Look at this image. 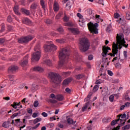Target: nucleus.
Masks as SVG:
<instances>
[{"mask_svg": "<svg viewBox=\"0 0 130 130\" xmlns=\"http://www.w3.org/2000/svg\"><path fill=\"white\" fill-rule=\"evenodd\" d=\"M109 50H111L110 47H107L106 46H103V52L102 53V55L103 56V57H106Z\"/></svg>", "mask_w": 130, "mask_h": 130, "instance_id": "nucleus-10", "label": "nucleus"}, {"mask_svg": "<svg viewBox=\"0 0 130 130\" xmlns=\"http://www.w3.org/2000/svg\"><path fill=\"white\" fill-rule=\"evenodd\" d=\"M126 117V114L125 113L123 114L122 115H119V119L121 118V119H123V118H125Z\"/></svg>", "mask_w": 130, "mask_h": 130, "instance_id": "nucleus-44", "label": "nucleus"}, {"mask_svg": "<svg viewBox=\"0 0 130 130\" xmlns=\"http://www.w3.org/2000/svg\"><path fill=\"white\" fill-rule=\"evenodd\" d=\"M116 40L117 44H119V49H121V48H122V46L125 47V48H127L128 47V44H126V42H125L124 36L122 33L117 34Z\"/></svg>", "mask_w": 130, "mask_h": 130, "instance_id": "nucleus-2", "label": "nucleus"}, {"mask_svg": "<svg viewBox=\"0 0 130 130\" xmlns=\"http://www.w3.org/2000/svg\"><path fill=\"white\" fill-rule=\"evenodd\" d=\"M39 105V103L38 102V101H35L34 103V107H38Z\"/></svg>", "mask_w": 130, "mask_h": 130, "instance_id": "nucleus-48", "label": "nucleus"}, {"mask_svg": "<svg viewBox=\"0 0 130 130\" xmlns=\"http://www.w3.org/2000/svg\"><path fill=\"white\" fill-rule=\"evenodd\" d=\"M45 23L46 24L49 25V24H51V23H52V21L50 19H46Z\"/></svg>", "mask_w": 130, "mask_h": 130, "instance_id": "nucleus-51", "label": "nucleus"}, {"mask_svg": "<svg viewBox=\"0 0 130 130\" xmlns=\"http://www.w3.org/2000/svg\"><path fill=\"white\" fill-rule=\"evenodd\" d=\"M85 78V75L84 74H79L75 75V79L76 80H81V79H84Z\"/></svg>", "mask_w": 130, "mask_h": 130, "instance_id": "nucleus-20", "label": "nucleus"}, {"mask_svg": "<svg viewBox=\"0 0 130 130\" xmlns=\"http://www.w3.org/2000/svg\"><path fill=\"white\" fill-rule=\"evenodd\" d=\"M69 56H70V53L67 48H63L60 50L59 53V58L60 60L58 63L59 68L62 67L66 62H68Z\"/></svg>", "mask_w": 130, "mask_h": 130, "instance_id": "nucleus-1", "label": "nucleus"}, {"mask_svg": "<svg viewBox=\"0 0 130 130\" xmlns=\"http://www.w3.org/2000/svg\"><path fill=\"white\" fill-rule=\"evenodd\" d=\"M50 98H52V99H56V95H55L54 93H51L50 94Z\"/></svg>", "mask_w": 130, "mask_h": 130, "instance_id": "nucleus-55", "label": "nucleus"}, {"mask_svg": "<svg viewBox=\"0 0 130 130\" xmlns=\"http://www.w3.org/2000/svg\"><path fill=\"white\" fill-rule=\"evenodd\" d=\"M126 20H130V12H127L126 13Z\"/></svg>", "mask_w": 130, "mask_h": 130, "instance_id": "nucleus-46", "label": "nucleus"}, {"mask_svg": "<svg viewBox=\"0 0 130 130\" xmlns=\"http://www.w3.org/2000/svg\"><path fill=\"white\" fill-rule=\"evenodd\" d=\"M108 74L109 75V76H113V72H112V71L110 70H108Z\"/></svg>", "mask_w": 130, "mask_h": 130, "instance_id": "nucleus-59", "label": "nucleus"}, {"mask_svg": "<svg viewBox=\"0 0 130 130\" xmlns=\"http://www.w3.org/2000/svg\"><path fill=\"white\" fill-rule=\"evenodd\" d=\"M45 63H46V64L49 67H52L53 66L52 62L50 60H46L45 61Z\"/></svg>", "mask_w": 130, "mask_h": 130, "instance_id": "nucleus-31", "label": "nucleus"}, {"mask_svg": "<svg viewBox=\"0 0 130 130\" xmlns=\"http://www.w3.org/2000/svg\"><path fill=\"white\" fill-rule=\"evenodd\" d=\"M82 70V68L81 67H77L75 69V72L77 73V72H80Z\"/></svg>", "mask_w": 130, "mask_h": 130, "instance_id": "nucleus-62", "label": "nucleus"}, {"mask_svg": "<svg viewBox=\"0 0 130 130\" xmlns=\"http://www.w3.org/2000/svg\"><path fill=\"white\" fill-rule=\"evenodd\" d=\"M33 37L31 36H28L25 37L21 38L18 40V42L19 43H26L29 42V41H31Z\"/></svg>", "mask_w": 130, "mask_h": 130, "instance_id": "nucleus-9", "label": "nucleus"}, {"mask_svg": "<svg viewBox=\"0 0 130 130\" xmlns=\"http://www.w3.org/2000/svg\"><path fill=\"white\" fill-rule=\"evenodd\" d=\"M102 121L103 123H108V122H110V118L105 117L103 119Z\"/></svg>", "mask_w": 130, "mask_h": 130, "instance_id": "nucleus-29", "label": "nucleus"}, {"mask_svg": "<svg viewBox=\"0 0 130 130\" xmlns=\"http://www.w3.org/2000/svg\"><path fill=\"white\" fill-rule=\"evenodd\" d=\"M115 67H116V68H117V69H121V64H120V63H116L115 64Z\"/></svg>", "mask_w": 130, "mask_h": 130, "instance_id": "nucleus-49", "label": "nucleus"}, {"mask_svg": "<svg viewBox=\"0 0 130 130\" xmlns=\"http://www.w3.org/2000/svg\"><path fill=\"white\" fill-rule=\"evenodd\" d=\"M85 13L86 15H88V16H90L93 14V11L92 9H87L85 10Z\"/></svg>", "mask_w": 130, "mask_h": 130, "instance_id": "nucleus-30", "label": "nucleus"}, {"mask_svg": "<svg viewBox=\"0 0 130 130\" xmlns=\"http://www.w3.org/2000/svg\"><path fill=\"white\" fill-rule=\"evenodd\" d=\"M40 5L42 8L44 10V11H45V9H46V6L45 4V1H44V0H41L40 1Z\"/></svg>", "mask_w": 130, "mask_h": 130, "instance_id": "nucleus-24", "label": "nucleus"}, {"mask_svg": "<svg viewBox=\"0 0 130 130\" xmlns=\"http://www.w3.org/2000/svg\"><path fill=\"white\" fill-rule=\"evenodd\" d=\"M109 101L110 102H113L114 100V95L112 94V95H111L109 98Z\"/></svg>", "mask_w": 130, "mask_h": 130, "instance_id": "nucleus-43", "label": "nucleus"}, {"mask_svg": "<svg viewBox=\"0 0 130 130\" xmlns=\"http://www.w3.org/2000/svg\"><path fill=\"white\" fill-rule=\"evenodd\" d=\"M22 22L23 24H26V25H29L32 23L30 20L27 18H23L22 19Z\"/></svg>", "mask_w": 130, "mask_h": 130, "instance_id": "nucleus-19", "label": "nucleus"}, {"mask_svg": "<svg viewBox=\"0 0 130 130\" xmlns=\"http://www.w3.org/2000/svg\"><path fill=\"white\" fill-rule=\"evenodd\" d=\"M14 11L16 15H20V13H19V11L18 10V6H15L14 7Z\"/></svg>", "mask_w": 130, "mask_h": 130, "instance_id": "nucleus-38", "label": "nucleus"}, {"mask_svg": "<svg viewBox=\"0 0 130 130\" xmlns=\"http://www.w3.org/2000/svg\"><path fill=\"white\" fill-rule=\"evenodd\" d=\"M65 91L67 93H68L70 94V93H71V92H72V90H71V89H70L69 87H67L65 89Z\"/></svg>", "mask_w": 130, "mask_h": 130, "instance_id": "nucleus-54", "label": "nucleus"}, {"mask_svg": "<svg viewBox=\"0 0 130 130\" xmlns=\"http://www.w3.org/2000/svg\"><path fill=\"white\" fill-rule=\"evenodd\" d=\"M44 48L46 52H50L51 50H56V49H57V47L53 44L45 45L44 46Z\"/></svg>", "mask_w": 130, "mask_h": 130, "instance_id": "nucleus-7", "label": "nucleus"}, {"mask_svg": "<svg viewBox=\"0 0 130 130\" xmlns=\"http://www.w3.org/2000/svg\"><path fill=\"white\" fill-rule=\"evenodd\" d=\"M80 50L83 52L87 51L90 47V43H89L88 39L86 38H82L80 39Z\"/></svg>", "mask_w": 130, "mask_h": 130, "instance_id": "nucleus-3", "label": "nucleus"}, {"mask_svg": "<svg viewBox=\"0 0 130 130\" xmlns=\"http://www.w3.org/2000/svg\"><path fill=\"white\" fill-rule=\"evenodd\" d=\"M77 17H78V18H79V19H83V15H82L81 13H77Z\"/></svg>", "mask_w": 130, "mask_h": 130, "instance_id": "nucleus-61", "label": "nucleus"}, {"mask_svg": "<svg viewBox=\"0 0 130 130\" xmlns=\"http://www.w3.org/2000/svg\"><path fill=\"white\" fill-rule=\"evenodd\" d=\"M68 30L73 33L74 35H78V34H80V30H79V29L76 28H68Z\"/></svg>", "mask_w": 130, "mask_h": 130, "instance_id": "nucleus-12", "label": "nucleus"}, {"mask_svg": "<svg viewBox=\"0 0 130 130\" xmlns=\"http://www.w3.org/2000/svg\"><path fill=\"white\" fill-rule=\"evenodd\" d=\"M19 116H21V111L13 114L11 117L12 119H14L15 117H19Z\"/></svg>", "mask_w": 130, "mask_h": 130, "instance_id": "nucleus-22", "label": "nucleus"}, {"mask_svg": "<svg viewBox=\"0 0 130 130\" xmlns=\"http://www.w3.org/2000/svg\"><path fill=\"white\" fill-rule=\"evenodd\" d=\"M11 106H12L14 109H17V110H19L20 108H22V105H20V107L18 106V103L17 102H14L13 104H11Z\"/></svg>", "mask_w": 130, "mask_h": 130, "instance_id": "nucleus-17", "label": "nucleus"}, {"mask_svg": "<svg viewBox=\"0 0 130 130\" xmlns=\"http://www.w3.org/2000/svg\"><path fill=\"white\" fill-rule=\"evenodd\" d=\"M88 30L91 33H94V34H98V26L99 24L98 23H93L92 22H90L87 24Z\"/></svg>", "mask_w": 130, "mask_h": 130, "instance_id": "nucleus-6", "label": "nucleus"}, {"mask_svg": "<svg viewBox=\"0 0 130 130\" xmlns=\"http://www.w3.org/2000/svg\"><path fill=\"white\" fill-rule=\"evenodd\" d=\"M67 122L69 124H75L76 123V121H74V120L72 118H68L67 119Z\"/></svg>", "mask_w": 130, "mask_h": 130, "instance_id": "nucleus-28", "label": "nucleus"}, {"mask_svg": "<svg viewBox=\"0 0 130 130\" xmlns=\"http://www.w3.org/2000/svg\"><path fill=\"white\" fill-rule=\"evenodd\" d=\"M98 89H99V86H98V85H96L93 87L92 91L94 92V93H95V92L98 91Z\"/></svg>", "mask_w": 130, "mask_h": 130, "instance_id": "nucleus-40", "label": "nucleus"}, {"mask_svg": "<svg viewBox=\"0 0 130 130\" xmlns=\"http://www.w3.org/2000/svg\"><path fill=\"white\" fill-rule=\"evenodd\" d=\"M10 124V122H5L3 124V127H6V128L7 127H9V124Z\"/></svg>", "mask_w": 130, "mask_h": 130, "instance_id": "nucleus-39", "label": "nucleus"}, {"mask_svg": "<svg viewBox=\"0 0 130 130\" xmlns=\"http://www.w3.org/2000/svg\"><path fill=\"white\" fill-rule=\"evenodd\" d=\"M92 95H93V92H89L87 95V97L84 99V102H87V101H89V100L91 99V96H92Z\"/></svg>", "mask_w": 130, "mask_h": 130, "instance_id": "nucleus-25", "label": "nucleus"}, {"mask_svg": "<svg viewBox=\"0 0 130 130\" xmlns=\"http://www.w3.org/2000/svg\"><path fill=\"white\" fill-rule=\"evenodd\" d=\"M22 123V122L21 121V119H16L15 120H12L11 122V124H12V125L18 126V127H20V128H24L25 126H26V125L21 126L20 124Z\"/></svg>", "mask_w": 130, "mask_h": 130, "instance_id": "nucleus-8", "label": "nucleus"}, {"mask_svg": "<svg viewBox=\"0 0 130 130\" xmlns=\"http://www.w3.org/2000/svg\"><path fill=\"white\" fill-rule=\"evenodd\" d=\"M7 21L8 22H9V23H11L13 21V18H12L11 16H9L7 18Z\"/></svg>", "mask_w": 130, "mask_h": 130, "instance_id": "nucleus-50", "label": "nucleus"}, {"mask_svg": "<svg viewBox=\"0 0 130 130\" xmlns=\"http://www.w3.org/2000/svg\"><path fill=\"white\" fill-rule=\"evenodd\" d=\"M63 95L61 94H57L56 95V100H58V101H62L63 100Z\"/></svg>", "mask_w": 130, "mask_h": 130, "instance_id": "nucleus-23", "label": "nucleus"}, {"mask_svg": "<svg viewBox=\"0 0 130 130\" xmlns=\"http://www.w3.org/2000/svg\"><path fill=\"white\" fill-rule=\"evenodd\" d=\"M116 21L118 23H119V24H120L121 25H125V20H122L121 18H120L119 20H117Z\"/></svg>", "mask_w": 130, "mask_h": 130, "instance_id": "nucleus-27", "label": "nucleus"}, {"mask_svg": "<svg viewBox=\"0 0 130 130\" xmlns=\"http://www.w3.org/2000/svg\"><path fill=\"white\" fill-rule=\"evenodd\" d=\"M49 77L51 79V81L54 84H59L61 82V77L59 74L51 72L49 74Z\"/></svg>", "mask_w": 130, "mask_h": 130, "instance_id": "nucleus-5", "label": "nucleus"}, {"mask_svg": "<svg viewBox=\"0 0 130 130\" xmlns=\"http://www.w3.org/2000/svg\"><path fill=\"white\" fill-rule=\"evenodd\" d=\"M18 70V67L17 66H11L8 69L9 73H14L15 71H17Z\"/></svg>", "mask_w": 130, "mask_h": 130, "instance_id": "nucleus-18", "label": "nucleus"}, {"mask_svg": "<svg viewBox=\"0 0 130 130\" xmlns=\"http://www.w3.org/2000/svg\"><path fill=\"white\" fill-rule=\"evenodd\" d=\"M73 81V78H69L63 80V85L64 86H67L68 84H70L71 81Z\"/></svg>", "mask_w": 130, "mask_h": 130, "instance_id": "nucleus-14", "label": "nucleus"}, {"mask_svg": "<svg viewBox=\"0 0 130 130\" xmlns=\"http://www.w3.org/2000/svg\"><path fill=\"white\" fill-rule=\"evenodd\" d=\"M56 42L57 43H64V42H66V40L63 39H58L56 40Z\"/></svg>", "mask_w": 130, "mask_h": 130, "instance_id": "nucleus-33", "label": "nucleus"}, {"mask_svg": "<svg viewBox=\"0 0 130 130\" xmlns=\"http://www.w3.org/2000/svg\"><path fill=\"white\" fill-rule=\"evenodd\" d=\"M21 11L22 13H24V14H25V15H27V16H29V15H30V11H29V10L22 8L21 9Z\"/></svg>", "mask_w": 130, "mask_h": 130, "instance_id": "nucleus-32", "label": "nucleus"}, {"mask_svg": "<svg viewBox=\"0 0 130 130\" xmlns=\"http://www.w3.org/2000/svg\"><path fill=\"white\" fill-rule=\"evenodd\" d=\"M102 94L104 96H105L107 94V91H106V89L105 88L103 89V90H102Z\"/></svg>", "mask_w": 130, "mask_h": 130, "instance_id": "nucleus-45", "label": "nucleus"}, {"mask_svg": "<svg viewBox=\"0 0 130 130\" xmlns=\"http://www.w3.org/2000/svg\"><path fill=\"white\" fill-rule=\"evenodd\" d=\"M57 31H58V32H60L61 34H63V28H62V27H60L58 28H57Z\"/></svg>", "mask_w": 130, "mask_h": 130, "instance_id": "nucleus-52", "label": "nucleus"}, {"mask_svg": "<svg viewBox=\"0 0 130 130\" xmlns=\"http://www.w3.org/2000/svg\"><path fill=\"white\" fill-rule=\"evenodd\" d=\"M34 50L36 51V52L32 55L31 60L38 61L40 59L41 56V48H40V45L38 44L36 46Z\"/></svg>", "mask_w": 130, "mask_h": 130, "instance_id": "nucleus-4", "label": "nucleus"}, {"mask_svg": "<svg viewBox=\"0 0 130 130\" xmlns=\"http://www.w3.org/2000/svg\"><path fill=\"white\" fill-rule=\"evenodd\" d=\"M62 15H63V12H59V13L56 16L55 19H56V20H58L59 19H60V17H61V16H62Z\"/></svg>", "mask_w": 130, "mask_h": 130, "instance_id": "nucleus-34", "label": "nucleus"}, {"mask_svg": "<svg viewBox=\"0 0 130 130\" xmlns=\"http://www.w3.org/2000/svg\"><path fill=\"white\" fill-rule=\"evenodd\" d=\"M124 32L126 35H128L130 32L129 30H128L127 29H126L125 30H124Z\"/></svg>", "mask_w": 130, "mask_h": 130, "instance_id": "nucleus-63", "label": "nucleus"}, {"mask_svg": "<svg viewBox=\"0 0 130 130\" xmlns=\"http://www.w3.org/2000/svg\"><path fill=\"white\" fill-rule=\"evenodd\" d=\"M42 120V119L41 118H37L34 120V124H36V123H38V122H39V121H41Z\"/></svg>", "mask_w": 130, "mask_h": 130, "instance_id": "nucleus-35", "label": "nucleus"}, {"mask_svg": "<svg viewBox=\"0 0 130 130\" xmlns=\"http://www.w3.org/2000/svg\"><path fill=\"white\" fill-rule=\"evenodd\" d=\"M64 26H66L67 27H72L73 23L71 22H69L67 23H64Z\"/></svg>", "mask_w": 130, "mask_h": 130, "instance_id": "nucleus-41", "label": "nucleus"}, {"mask_svg": "<svg viewBox=\"0 0 130 130\" xmlns=\"http://www.w3.org/2000/svg\"><path fill=\"white\" fill-rule=\"evenodd\" d=\"M129 128H130V125L129 124L126 125L125 126L123 127V130H127V129H129Z\"/></svg>", "mask_w": 130, "mask_h": 130, "instance_id": "nucleus-47", "label": "nucleus"}, {"mask_svg": "<svg viewBox=\"0 0 130 130\" xmlns=\"http://www.w3.org/2000/svg\"><path fill=\"white\" fill-rule=\"evenodd\" d=\"M125 107H129L130 106V103L129 102H126L124 104Z\"/></svg>", "mask_w": 130, "mask_h": 130, "instance_id": "nucleus-64", "label": "nucleus"}, {"mask_svg": "<svg viewBox=\"0 0 130 130\" xmlns=\"http://www.w3.org/2000/svg\"><path fill=\"white\" fill-rule=\"evenodd\" d=\"M95 18L96 19V21L98 23H99L100 22H101V21H103V20L101 19V18H100V15H96Z\"/></svg>", "mask_w": 130, "mask_h": 130, "instance_id": "nucleus-36", "label": "nucleus"}, {"mask_svg": "<svg viewBox=\"0 0 130 130\" xmlns=\"http://www.w3.org/2000/svg\"><path fill=\"white\" fill-rule=\"evenodd\" d=\"M89 104H90V103H89V102H87L86 103H85L84 106L82 108V111H83V112H84V111H86V110H87V109L88 108V106H89Z\"/></svg>", "mask_w": 130, "mask_h": 130, "instance_id": "nucleus-26", "label": "nucleus"}, {"mask_svg": "<svg viewBox=\"0 0 130 130\" xmlns=\"http://www.w3.org/2000/svg\"><path fill=\"white\" fill-rule=\"evenodd\" d=\"M120 125H123V124L125 123V120L122 119H120Z\"/></svg>", "mask_w": 130, "mask_h": 130, "instance_id": "nucleus-57", "label": "nucleus"}, {"mask_svg": "<svg viewBox=\"0 0 130 130\" xmlns=\"http://www.w3.org/2000/svg\"><path fill=\"white\" fill-rule=\"evenodd\" d=\"M48 126H49V127L51 128L53 127V126H54V124L53 123H49L48 124Z\"/></svg>", "mask_w": 130, "mask_h": 130, "instance_id": "nucleus-58", "label": "nucleus"}, {"mask_svg": "<svg viewBox=\"0 0 130 130\" xmlns=\"http://www.w3.org/2000/svg\"><path fill=\"white\" fill-rule=\"evenodd\" d=\"M29 56L28 55H26L24 58V60L21 63V66H22L23 68L24 67H26L27 64H28V57Z\"/></svg>", "mask_w": 130, "mask_h": 130, "instance_id": "nucleus-13", "label": "nucleus"}, {"mask_svg": "<svg viewBox=\"0 0 130 130\" xmlns=\"http://www.w3.org/2000/svg\"><path fill=\"white\" fill-rule=\"evenodd\" d=\"M64 17L63 18V21L64 22H68L69 20H70V18L67 16L66 13H64Z\"/></svg>", "mask_w": 130, "mask_h": 130, "instance_id": "nucleus-37", "label": "nucleus"}, {"mask_svg": "<svg viewBox=\"0 0 130 130\" xmlns=\"http://www.w3.org/2000/svg\"><path fill=\"white\" fill-rule=\"evenodd\" d=\"M34 72H39V73H42L44 70L43 68L40 67H36L33 69Z\"/></svg>", "mask_w": 130, "mask_h": 130, "instance_id": "nucleus-16", "label": "nucleus"}, {"mask_svg": "<svg viewBox=\"0 0 130 130\" xmlns=\"http://www.w3.org/2000/svg\"><path fill=\"white\" fill-rule=\"evenodd\" d=\"M118 121H119V119H117L116 120H113L111 122V125H115V124H116V123H117V122H118Z\"/></svg>", "mask_w": 130, "mask_h": 130, "instance_id": "nucleus-42", "label": "nucleus"}, {"mask_svg": "<svg viewBox=\"0 0 130 130\" xmlns=\"http://www.w3.org/2000/svg\"><path fill=\"white\" fill-rule=\"evenodd\" d=\"M41 114H42V116H43L44 117H47V116H48V114H47V113H46L45 112L42 113Z\"/></svg>", "mask_w": 130, "mask_h": 130, "instance_id": "nucleus-60", "label": "nucleus"}, {"mask_svg": "<svg viewBox=\"0 0 130 130\" xmlns=\"http://www.w3.org/2000/svg\"><path fill=\"white\" fill-rule=\"evenodd\" d=\"M5 31V24H2L1 26V32H4Z\"/></svg>", "mask_w": 130, "mask_h": 130, "instance_id": "nucleus-56", "label": "nucleus"}, {"mask_svg": "<svg viewBox=\"0 0 130 130\" xmlns=\"http://www.w3.org/2000/svg\"><path fill=\"white\" fill-rule=\"evenodd\" d=\"M53 10L54 12H58L59 11V5L57 2H54L53 4Z\"/></svg>", "mask_w": 130, "mask_h": 130, "instance_id": "nucleus-15", "label": "nucleus"}, {"mask_svg": "<svg viewBox=\"0 0 130 130\" xmlns=\"http://www.w3.org/2000/svg\"><path fill=\"white\" fill-rule=\"evenodd\" d=\"M112 52L113 54H111V56L113 57L115 56V54L118 52V46L114 43H113Z\"/></svg>", "mask_w": 130, "mask_h": 130, "instance_id": "nucleus-11", "label": "nucleus"}, {"mask_svg": "<svg viewBox=\"0 0 130 130\" xmlns=\"http://www.w3.org/2000/svg\"><path fill=\"white\" fill-rule=\"evenodd\" d=\"M107 32H111V25H109L106 28Z\"/></svg>", "mask_w": 130, "mask_h": 130, "instance_id": "nucleus-53", "label": "nucleus"}, {"mask_svg": "<svg viewBox=\"0 0 130 130\" xmlns=\"http://www.w3.org/2000/svg\"><path fill=\"white\" fill-rule=\"evenodd\" d=\"M38 7V3H34L30 5V8L31 10H36Z\"/></svg>", "mask_w": 130, "mask_h": 130, "instance_id": "nucleus-21", "label": "nucleus"}]
</instances>
